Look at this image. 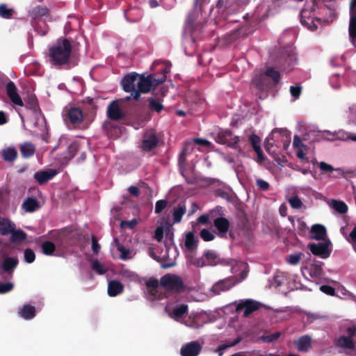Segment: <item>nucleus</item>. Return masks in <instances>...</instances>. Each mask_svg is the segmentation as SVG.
Instances as JSON below:
<instances>
[{"label":"nucleus","mask_w":356,"mask_h":356,"mask_svg":"<svg viewBox=\"0 0 356 356\" xmlns=\"http://www.w3.org/2000/svg\"><path fill=\"white\" fill-rule=\"evenodd\" d=\"M72 51L71 44L66 39H59L49 49V57L50 63L54 65H61L69 60Z\"/></svg>","instance_id":"nucleus-1"},{"label":"nucleus","mask_w":356,"mask_h":356,"mask_svg":"<svg viewBox=\"0 0 356 356\" xmlns=\"http://www.w3.org/2000/svg\"><path fill=\"white\" fill-rule=\"evenodd\" d=\"M211 321L209 313L205 311H194L184 316L181 323L191 329H200Z\"/></svg>","instance_id":"nucleus-2"},{"label":"nucleus","mask_w":356,"mask_h":356,"mask_svg":"<svg viewBox=\"0 0 356 356\" xmlns=\"http://www.w3.org/2000/svg\"><path fill=\"white\" fill-rule=\"evenodd\" d=\"M348 336H341L335 341V345L342 348L347 354H351L356 350L355 344L353 340L356 334V328L354 326L350 327L347 330Z\"/></svg>","instance_id":"nucleus-3"},{"label":"nucleus","mask_w":356,"mask_h":356,"mask_svg":"<svg viewBox=\"0 0 356 356\" xmlns=\"http://www.w3.org/2000/svg\"><path fill=\"white\" fill-rule=\"evenodd\" d=\"M165 75L159 79L155 78L153 75H149L147 76L138 75V91L139 92V96L140 93L149 92L152 88L165 81Z\"/></svg>","instance_id":"nucleus-4"},{"label":"nucleus","mask_w":356,"mask_h":356,"mask_svg":"<svg viewBox=\"0 0 356 356\" xmlns=\"http://www.w3.org/2000/svg\"><path fill=\"white\" fill-rule=\"evenodd\" d=\"M161 288H156L154 290L156 293L162 291H178L182 288L181 279L175 275H166L161 279Z\"/></svg>","instance_id":"nucleus-5"},{"label":"nucleus","mask_w":356,"mask_h":356,"mask_svg":"<svg viewBox=\"0 0 356 356\" xmlns=\"http://www.w3.org/2000/svg\"><path fill=\"white\" fill-rule=\"evenodd\" d=\"M138 74L132 73L125 76L122 80V86L124 91L131 92V97L137 99L139 97L138 91Z\"/></svg>","instance_id":"nucleus-6"},{"label":"nucleus","mask_w":356,"mask_h":356,"mask_svg":"<svg viewBox=\"0 0 356 356\" xmlns=\"http://www.w3.org/2000/svg\"><path fill=\"white\" fill-rule=\"evenodd\" d=\"M216 141L220 144L227 145V146L238 149V143L239 137L233 136L229 130H220L216 135Z\"/></svg>","instance_id":"nucleus-7"},{"label":"nucleus","mask_w":356,"mask_h":356,"mask_svg":"<svg viewBox=\"0 0 356 356\" xmlns=\"http://www.w3.org/2000/svg\"><path fill=\"white\" fill-rule=\"evenodd\" d=\"M231 273L236 277L232 278L236 284L244 280L248 274V264L243 261H230Z\"/></svg>","instance_id":"nucleus-8"},{"label":"nucleus","mask_w":356,"mask_h":356,"mask_svg":"<svg viewBox=\"0 0 356 356\" xmlns=\"http://www.w3.org/2000/svg\"><path fill=\"white\" fill-rule=\"evenodd\" d=\"M330 245V241H325L322 243H309L308 245V248L314 254L319 256L323 259H325L330 254V250L329 248Z\"/></svg>","instance_id":"nucleus-9"},{"label":"nucleus","mask_w":356,"mask_h":356,"mask_svg":"<svg viewBox=\"0 0 356 356\" xmlns=\"http://www.w3.org/2000/svg\"><path fill=\"white\" fill-rule=\"evenodd\" d=\"M188 310V306L184 304L177 305L172 307L170 305L165 307V311L168 316L177 322L181 323V321L184 319V314Z\"/></svg>","instance_id":"nucleus-10"},{"label":"nucleus","mask_w":356,"mask_h":356,"mask_svg":"<svg viewBox=\"0 0 356 356\" xmlns=\"http://www.w3.org/2000/svg\"><path fill=\"white\" fill-rule=\"evenodd\" d=\"M259 308V303L257 301L247 299L241 300L236 302V311L244 310L243 316H248L253 312L257 310Z\"/></svg>","instance_id":"nucleus-11"},{"label":"nucleus","mask_w":356,"mask_h":356,"mask_svg":"<svg viewBox=\"0 0 356 356\" xmlns=\"http://www.w3.org/2000/svg\"><path fill=\"white\" fill-rule=\"evenodd\" d=\"M236 284L232 277L224 279L214 284L211 288V291L213 295L220 294L221 292L226 291Z\"/></svg>","instance_id":"nucleus-12"},{"label":"nucleus","mask_w":356,"mask_h":356,"mask_svg":"<svg viewBox=\"0 0 356 356\" xmlns=\"http://www.w3.org/2000/svg\"><path fill=\"white\" fill-rule=\"evenodd\" d=\"M112 254L113 257L120 258L122 260H127L132 257V252L129 249L124 248L117 241L112 245Z\"/></svg>","instance_id":"nucleus-13"},{"label":"nucleus","mask_w":356,"mask_h":356,"mask_svg":"<svg viewBox=\"0 0 356 356\" xmlns=\"http://www.w3.org/2000/svg\"><path fill=\"white\" fill-rule=\"evenodd\" d=\"M6 93L13 104L23 106L24 102L17 92V89L13 81H9L6 86Z\"/></svg>","instance_id":"nucleus-14"},{"label":"nucleus","mask_w":356,"mask_h":356,"mask_svg":"<svg viewBox=\"0 0 356 356\" xmlns=\"http://www.w3.org/2000/svg\"><path fill=\"white\" fill-rule=\"evenodd\" d=\"M202 346L198 341H192L183 346L180 350L181 356H197Z\"/></svg>","instance_id":"nucleus-15"},{"label":"nucleus","mask_w":356,"mask_h":356,"mask_svg":"<svg viewBox=\"0 0 356 356\" xmlns=\"http://www.w3.org/2000/svg\"><path fill=\"white\" fill-rule=\"evenodd\" d=\"M293 146L296 150V156L298 159L302 161H309L306 156L308 148L302 143L301 139L298 136H295L293 138Z\"/></svg>","instance_id":"nucleus-16"},{"label":"nucleus","mask_w":356,"mask_h":356,"mask_svg":"<svg viewBox=\"0 0 356 356\" xmlns=\"http://www.w3.org/2000/svg\"><path fill=\"white\" fill-rule=\"evenodd\" d=\"M312 268L309 269L307 266H304L301 268L302 274L306 277L307 275L312 277H320L323 269L322 262L316 261L311 266Z\"/></svg>","instance_id":"nucleus-17"},{"label":"nucleus","mask_w":356,"mask_h":356,"mask_svg":"<svg viewBox=\"0 0 356 356\" xmlns=\"http://www.w3.org/2000/svg\"><path fill=\"white\" fill-rule=\"evenodd\" d=\"M157 142L155 133L152 131H149L144 136L141 148L144 151H149L156 145Z\"/></svg>","instance_id":"nucleus-18"},{"label":"nucleus","mask_w":356,"mask_h":356,"mask_svg":"<svg viewBox=\"0 0 356 356\" xmlns=\"http://www.w3.org/2000/svg\"><path fill=\"white\" fill-rule=\"evenodd\" d=\"M83 118L82 111L77 108H71L67 111L65 115V119L74 124L81 123Z\"/></svg>","instance_id":"nucleus-19"},{"label":"nucleus","mask_w":356,"mask_h":356,"mask_svg":"<svg viewBox=\"0 0 356 356\" xmlns=\"http://www.w3.org/2000/svg\"><path fill=\"white\" fill-rule=\"evenodd\" d=\"M107 114L109 118L118 120L123 117V113L116 102H112L108 106Z\"/></svg>","instance_id":"nucleus-20"},{"label":"nucleus","mask_w":356,"mask_h":356,"mask_svg":"<svg viewBox=\"0 0 356 356\" xmlns=\"http://www.w3.org/2000/svg\"><path fill=\"white\" fill-rule=\"evenodd\" d=\"M312 339L308 335L302 336L294 341L298 350L301 352L307 351L311 347Z\"/></svg>","instance_id":"nucleus-21"},{"label":"nucleus","mask_w":356,"mask_h":356,"mask_svg":"<svg viewBox=\"0 0 356 356\" xmlns=\"http://www.w3.org/2000/svg\"><path fill=\"white\" fill-rule=\"evenodd\" d=\"M15 226V223L10 220L0 216V234L1 235H9L13 231Z\"/></svg>","instance_id":"nucleus-22"},{"label":"nucleus","mask_w":356,"mask_h":356,"mask_svg":"<svg viewBox=\"0 0 356 356\" xmlns=\"http://www.w3.org/2000/svg\"><path fill=\"white\" fill-rule=\"evenodd\" d=\"M17 264L18 259L16 257H6L3 263L0 264V270L10 274Z\"/></svg>","instance_id":"nucleus-23"},{"label":"nucleus","mask_w":356,"mask_h":356,"mask_svg":"<svg viewBox=\"0 0 356 356\" xmlns=\"http://www.w3.org/2000/svg\"><path fill=\"white\" fill-rule=\"evenodd\" d=\"M124 286L118 281L112 280L108 284V294L111 297L116 296L123 291Z\"/></svg>","instance_id":"nucleus-24"},{"label":"nucleus","mask_w":356,"mask_h":356,"mask_svg":"<svg viewBox=\"0 0 356 356\" xmlns=\"http://www.w3.org/2000/svg\"><path fill=\"white\" fill-rule=\"evenodd\" d=\"M327 204L331 209L340 214H344L348 211V206L343 201L329 200Z\"/></svg>","instance_id":"nucleus-25"},{"label":"nucleus","mask_w":356,"mask_h":356,"mask_svg":"<svg viewBox=\"0 0 356 356\" xmlns=\"http://www.w3.org/2000/svg\"><path fill=\"white\" fill-rule=\"evenodd\" d=\"M20 317L25 320H30L35 315V309L33 306L29 305H24L18 312Z\"/></svg>","instance_id":"nucleus-26"},{"label":"nucleus","mask_w":356,"mask_h":356,"mask_svg":"<svg viewBox=\"0 0 356 356\" xmlns=\"http://www.w3.org/2000/svg\"><path fill=\"white\" fill-rule=\"evenodd\" d=\"M311 233L313 234L312 238L316 240H324L326 236L325 227L319 224L313 225L310 229Z\"/></svg>","instance_id":"nucleus-27"},{"label":"nucleus","mask_w":356,"mask_h":356,"mask_svg":"<svg viewBox=\"0 0 356 356\" xmlns=\"http://www.w3.org/2000/svg\"><path fill=\"white\" fill-rule=\"evenodd\" d=\"M56 173L55 170L38 172L34 175V177L40 184H43L54 177Z\"/></svg>","instance_id":"nucleus-28"},{"label":"nucleus","mask_w":356,"mask_h":356,"mask_svg":"<svg viewBox=\"0 0 356 356\" xmlns=\"http://www.w3.org/2000/svg\"><path fill=\"white\" fill-rule=\"evenodd\" d=\"M350 15L349 33L353 35L354 31L356 29V0H351L350 5Z\"/></svg>","instance_id":"nucleus-29"},{"label":"nucleus","mask_w":356,"mask_h":356,"mask_svg":"<svg viewBox=\"0 0 356 356\" xmlns=\"http://www.w3.org/2000/svg\"><path fill=\"white\" fill-rule=\"evenodd\" d=\"M214 225L221 236H223L229 227V221L225 218H218L214 220Z\"/></svg>","instance_id":"nucleus-30"},{"label":"nucleus","mask_w":356,"mask_h":356,"mask_svg":"<svg viewBox=\"0 0 356 356\" xmlns=\"http://www.w3.org/2000/svg\"><path fill=\"white\" fill-rule=\"evenodd\" d=\"M336 136V140L343 141L352 140L356 142V134L346 132L343 130H339L334 134Z\"/></svg>","instance_id":"nucleus-31"},{"label":"nucleus","mask_w":356,"mask_h":356,"mask_svg":"<svg viewBox=\"0 0 356 356\" xmlns=\"http://www.w3.org/2000/svg\"><path fill=\"white\" fill-rule=\"evenodd\" d=\"M1 155L6 161H14L17 156V152L15 147H9L1 151Z\"/></svg>","instance_id":"nucleus-32"},{"label":"nucleus","mask_w":356,"mask_h":356,"mask_svg":"<svg viewBox=\"0 0 356 356\" xmlns=\"http://www.w3.org/2000/svg\"><path fill=\"white\" fill-rule=\"evenodd\" d=\"M21 154L25 158L31 157L34 154L35 147L30 143H24L20 147Z\"/></svg>","instance_id":"nucleus-33"},{"label":"nucleus","mask_w":356,"mask_h":356,"mask_svg":"<svg viewBox=\"0 0 356 356\" xmlns=\"http://www.w3.org/2000/svg\"><path fill=\"white\" fill-rule=\"evenodd\" d=\"M10 241L13 243H17L25 240L26 235V234L21 229H16L15 227L13 232L10 233Z\"/></svg>","instance_id":"nucleus-34"},{"label":"nucleus","mask_w":356,"mask_h":356,"mask_svg":"<svg viewBox=\"0 0 356 356\" xmlns=\"http://www.w3.org/2000/svg\"><path fill=\"white\" fill-rule=\"evenodd\" d=\"M186 207L182 204H179L177 208L174 209L172 213L174 223L181 222L182 216L186 213Z\"/></svg>","instance_id":"nucleus-35"},{"label":"nucleus","mask_w":356,"mask_h":356,"mask_svg":"<svg viewBox=\"0 0 356 356\" xmlns=\"http://www.w3.org/2000/svg\"><path fill=\"white\" fill-rule=\"evenodd\" d=\"M38 207V201L33 198H28L22 204L23 209L27 212L34 211Z\"/></svg>","instance_id":"nucleus-36"},{"label":"nucleus","mask_w":356,"mask_h":356,"mask_svg":"<svg viewBox=\"0 0 356 356\" xmlns=\"http://www.w3.org/2000/svg\"><path fill=\"white\" fill-rule=\"evenodd\" d=\"M91 265L92 270L99 275H103L107 271V267L97 259L92 260Z\"/></svg>","instance_id":"nucleus-37"},{"label":"nucleus","mask_w":356,"mask_h":356,"mask_svg":"<svg viewBox=\"0 0 356 356\" xmlns=\"http://www.w3.org/2000/svg\"><path fill=\"white\" fill-rule=\"evenodd\" d=\"M13 13V9L8 8L6 4L0 5V16L2 17L3 18H11Z\"/></svg>","instance_id":"nucleus-38"},{"label":"nucleus","mask_w":356,"mask_h":356,"mask_svg":"<svg viewBox=\"0 0 356 356\" xmlns=\"http://www.w3.org/2000/svg\"><path fill=\"white\" fill-rule=\"evenodd\" d=\"M121 277L127 281H134L136 282L138 280V276L132 271L129 270H122L120 271Z\"/></svg>","instance_id":"nucleus-39"},{"label":"nucleus","mask_w":356,"mask_h":356,"mask_svg":"<svg viewBox=\"0 0 356 356\" xmlns=\"http://www.w3.org/2000/svg\"><path fill=\"white\" fill-rule=\"evenodd\" d=\"M170 225L168 222H165L164 224H162L161 225L159 226L154 233V238L157 239L158 241H161L163 238L164 229H169Z\"/></svg>","instance_id":"nucleus-40"},{"label":"nucleus","mask_w":356,"mask_h":356,"mask_svg":"<svg viewBox=\"0 0 356 356\" xmlns=\"http://www.w3.org/2000/svg\"><path fill=\"white\" fill-rule=\"evenodd\" d=\"M48 10L45 7L38 6L32 10V15L34 18H40L47 15Z\"/></svg>","instance_id":"nucleus-41"},{"label":"nucleus","mask_w":356,"mask_h":356,"mask_svg":"<svg viewBox=\"0 0 356 356\" xmlns=\"http://www.w3.org/2000/svg\"><path fill=\"white\" fill-rule=\"evenodd\" d=\"M302 255V253L291 254L286 257V261L291 265H296L300 262Z\"/></svg>","instance_id":"nucleus-42"},{"label":"nucleus","mask_w":356,"mask_h":356,"mask_svg":"<svg viewBox=\"0 0 356 356\" xmlns=\"http://www.w3.org/2000/svg\"><path fill=\"white\" fill-rule=\"evenodd\" d=\"M318 167L322 173H331L333 172H336V169L332 165L327 163L324 161H321L318 163Z\"/></svg>","instance_id":"nucleus-43"},{"label":"nucleus","mask_w":356,"mask_h":356,"mask_svg":"<svg viewBox=\"0 0 356 356\" xmlns=\"http://www.w3.org/2000/svg\"><path fill=\"white\" fill-rule=\"evenodd\" d=\"M185 245L188 249H192L196 246V240L192 232H188L186 235Z\"/></svg>","instance_id":"nucleus-44"},{"label":"nucleus","mask_w":356,"mask_h":356,"mask_svg":"<svg viewBox=\"0 0 356 356\" xmlns=\"http://www.w3.org/2000/svg\"><path fill=\"white\" fill-rule=\"evenodd\" d=\"M42 252L47 255H51L55 250V245L53 243L47 241L42 245Z\"/></svg>","instance_id":"nucleus-45"},{"label":"nucleus","mask_w":356,"mask_h":356,"mask_svg":"<svg viewBox=\"0 0 356 356\" xmlns=\"http://www.w3.org/2000/svg\"><path fill=\"white\" fill-rule=\"evenodd\" d=\"M281 334L280 332L267 334L262 337V340L266 343H274L278 340Z\"/></svg>","instance_id":"nucleus-46"},{"label":"nucleus","mask_w":356,"mask_h":356,"mask_svg":"<svg viewBox=\"0 0 356 356\" xmlns=\"http://www.w3.org/2000/svg\"><path fill=\"white\" fill-rule=\"evenodd\" d=\"M204 257L208 265L213 266L218 263L217 261H216V259H217V256L215 252H207L205 254Z\"/></svg>","instance_id":"nucleus-47"},{"label":"nucleus","mask_w":356,"mask_h":356,"mask_svg":"<svg viewBox=\"0 0 356 356\" xmlns=\"http://www.w3.org/2000/svg\"><path fill=\"white\" fill-rule=\"evenodd\" d=\"M291 207L293 209H300L303 205L300 199L297 196H293L288 200Z\"/></svg>","instance_id":"nucleus-48"},{"label":"nucleus","mask_w":356,"mask_h":356,"mask_svg":"<svg viewBox=\"0 0 356 356\" xmlns=\"http://www.w3.org/2000/svg\"><path fill=\"white\" fill-rule=\"evenodd\" d=\"M200 236L205 241H210L214 239V232L209 229H202L200 232Z\"/></svg>","instance_id":"nucleus-49"},{"label":"nucleus","mask_w":356,"mask_h":356,"mask_svg":"<svg viewBox=\"0 0 356 356\" xmlns=\"http://www.w3.org/2000/svg\"><path fill=\"white\" fill-rule=\"evenodd\" d=\"M138 223L136 219H132L131 220H123L120 222V227L122 229L129 228L133 229Z\"/></svg>","instance_id":"nucleus-50"},{"label":"nucleus","mask_w":356,"mask_h":356,"mask_svg":"<svg viewBox=\"0 0 356 356\" xmlns=\"http://www.w3.org/2000/svg\"><path fill=\"white\" fill-rule=\"evenodd\" d=\"M266 75L273 79L275 83L280 80V73L273 68H268L266 71Z\"/></svg>","instance_id":"nucleus-51"},{"label":"nucleus","mask_w":356,"mask_h":356,"mask_svg":"<svg viewBox=\"0 0 356 356\" xmlns=\"http://www.w3.org/2000/svg\"><path fill=\"white\" fill-rule=\"evenodd\" d=\"M149 106L152 110H154L156 112H160L163 109V105L161 102L156 101V99L151 98L149 99Z\"/></svg>","instance_id":"nucleus-52"},{"label":"nucleus","mask_w":356,"mask_h":356,"mask_svg":"<svg viewBox=\"0 0 356 356\" xmlns=\"http://www.w3.org/2000/svg\"><path fill=\"white\" fill-rule=\"evenodd\" d=\"M190 262L193 264V265L196 266L197 267H203L207 264V262L205 259V257H200V258H193L191 257L190 259Z\"/></svg>","instance_id":"nucleus-53"},{"label":"nucleus","mask_w":356,"mask_h":356,"mask_svg":"<svg viewBox=\"0 0 356 356\" xmlns=\"http://www.w3.org/2000/svg\"><path fill=\"white\" fill-rule=\"evenodd\" d=\"M24 259L26 262L31 264L34 261L35 259V255L34 252L31 249H26L24 251Z\"/></svg>","instance_id":"nucleus-54"},{"label":"nucleus","mask_w":356,"mask_h":356,"mask_svg":"<svg viewBox=\"0 0 356 356\" xmlns=\"http://www.w3.org/2000/svg\"><path fill=\"white\" fill-rule=\"evenodd\" d=\"M285 275L283 273H278L274 276L273 283L275 286H279L284 283Z\"/></svg>","instance_id":"nucleus-55"},{"label":"nucleus","mask_w":356,"mask_h":356,"mask_svg":"<svg viewBox=\"0 0 356 356\" xmlns=\"http://www.w3.org/2000/svg\"><path fill=\"white\" fill-rule=\"evenodd\" d=\"M238 341H239L238 340H236V341H234V342H232V343H224V344L220 345L218 346V349L216 350V353L218 354L219 356H222V354H223V352H224V350L225 349H227L229 347L234 346Z\"/></svg>","instance_id":"nucleus-56"},{"label":"nucleus","mask_w":356,"mask_h":356,"mask_svg":"<svg viewBox=\"0 0 356 356\" xmlns=\"http://www.w3.org/2000/svg\"><path fill=\"white\" fill-rule=\"evenodd\" d=\"M348 118L351 123L356 124V106L349 108Z\"/></svg>","instance_id":"nucleus-57"},{"label":"nucleus","mask_w":356,"mask_h":356,"mask_svg":"<svg viewBox=\"0 0 356 356\" xmlns=\"http://www.w3.org/2000/svg\"><path fill=\"white\" fill-rule=\"evenodd\" d=\"M334 134H336V131H334V132H331L330 131H320V134L321 135L323 138L325 140H336V136Z\"/></svg>","instance_id":"nucleus-58"},{"label":"nucleus","mask_w":356,"mask_h":356,"mask_svg":"<svg viewBox=\"0 0 356 356\" xmlns=\"http://www.w3.org/2000/svg\"><path fill=\"white\" fill-rule=\"evenodd\" d=\"M250 140L253 149L259 150V148H260V138L257 136L252 134L250 136Z\"/></svg>","instance_id":"nucleus-59"},{"label":"nucleus","mask_w":356,"mask_h":356,"mask_svg":"<svg viewBox=\"0 0 356 356\" xmlns=\"http://www.w3.org/2000/svg\"><path fill=\"white\" fill-rule=\"evenodd\" d=\"M167 206V202L164 200H159L156 202L155 212L156 213H161Z\"/></svg>","instance_id":"nucleus-60"},{"label":"nucleus","mask_w":356,"mask_h":356,"mask_svg":"<svg viewBox=\"0 0 356 356\" xmlns=\"http://www.w3.org/2000/svg\"><path fill=\"white\" fill-rule=\"evenodd\" d=\"M13 289V284L11 282L0 283V293H5Z\"/></svg>","instance_id":"nucleus-61"},{"label":"nucleus","mask_w":356,"mask_h":356,"mask_svg":"<svg viewBox=\"0 0 356 356\" xmlns=\"http://www.w3.org/2000/svg\"><path fill=\"white\" fill-rule=\"evenodd\" d=\"M290 92L292 97L295 99H298L301 93V88L298 86H291Z\"/></svg>","instance_id":"nucleus-62"},{"label":"nucleus","mask_w":356,"mask_h":356,"mask_svg":"<svg viewBox=\"0 0 356 356\" xmlns=\"http://www.w3.org/2000/svg\"><path fill=\"white\" fill-rule=\"evenodd\" d=\"M321 291L327 295L333 296L334 295V289L330 286L323 285L320 287Z\"/></svg>","instance_id":"nucleus-63"},{"label":"nucleus","mask_w":356,"mask_h":356,"mask_svg":"<svg viewBox=\"0 0 356 356\" xmlns=\"http://www.w3.org/2000/svg\"><path fill=\"white\" fill-rule=\"evenodd\" d=\"M348 240L353 243V245L356 248V226L353 228L349 235Z\"/></svg>","instance_id":"nucleus-64"}]
</instances>
